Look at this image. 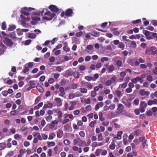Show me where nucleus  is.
<instances>
[{
    "mask_svg": "<svg viewBox=\"0 0 157 157\" xmlns=\"http://www.w3.org/2000/svg\"><path fill=\"white\" fill-rule=\"evenodd\" d=\"M3 42L7 46H12L13 45V42L9 38L5 37Z\"/></svg>",
    "mask_w": 157,
    "mask_h": 157,
    "instance_id": "f257e3e1",
    "label": "nucleus"
},
{
    "mask_svg": "<svg viewBox=\"0 0 157 157\" xmlns=\"http://www.w3.org/2000/svg\"><path fill=\"white\" fill-rule=\"evenodd\" d=\"M143 32L147 40H149L152 39V37L150 35L151 33H152V32L145 30H143Z\"/></svg>",
    "mask_w": 157,
    "mask_h": 157,
    "instance_id": "f03ea898",
    "label": "nucleus"
},
{
    "mask_svg": "<svg viewBox=\"0 0 157 157\" xmlns=\"http://www.w3.org/2000/svg\"><path fill=\"white\" fill-rule=\"evenodd\" d=\"M48 8L50 9L51 11L53 12L58 13L59 11V9L57 7L54 5H50Z\"/></svg>",
    "mask_w": 157,
    "mask_h": 157,
    "instance_id": "7ed1b4c3",
    "label": "nucleus"
},
{
    "mask_svg": "<svg viewBox=\"0 0 157 157\" xmlns=\"http://www.w3.org/2000/svg\"><path fill=\"white\" fill-rule=\"evenodd\" d=\"M140 95L141 96H148L149 95L150 93L148 91H145L144 89H142L140 90L139 92Z\"/></svg>",
    "mask_w": 157,
    "mask_h": 157,
    "instance_id": "20e7f679",
    "label": "nucleus"
},
{
    "mask_svg": "<svg viewBox=\"0 0 157 157\" xmlns=\"http://www.w3.org/2000/svg\"><path fill=\"white\" fill-rule=\"evenodd\" d=\"M32 19L33 20L32 21H31L32 24L35 25L37 23L38 21H39L40 20V18L36 17H32Z\"/></svg>",
    "mask_w": 157,
    "mask_h": 157,
    "instance_id": "39448f33",
    "label": "nucleus"
},
{
    "mask_svg": "<svg viewBox=\"0 0 157 157\" xmlns=\"http://www.w3.org/2000/svg\"><path fill=\"white\" fill-rule=\"evenodd\" d=\"M47 104H44L43 108L44 109H46L47 108H51L53 106V104L52 103L50 102L49 101H48L47 102Z\"/></svg>",
    "mask_w": 157,
    "mask_h": 157,
    "instance_id": "423d86ee",
    "label": "nucleus"
},
{
    "mask_svg": "<svg viewBox=\"0 0 157 157\" xmlns=\"http://www.w3.org/2000/svg\"><path fill=\"white\" fill-rule=\"evenodd\" d=\"M73 12V11L72 9L70 8L68 9L65 12V15L67 17L71 16V14Z\"/></svg>",
    "mask_w": 157,
    "mask_h": 157,
    "instance_id": "0eeeda50",
    "label": "nucleus"
},
{
    "mask_svg": "<svg viewBox=\"0 0 157 157\" xmlns=\"http://www.w3.org/2000/svg\"><path fill=\"white\" fill-rule=\"evenodd\" d=\"M68 43L67 42H65L63 44V50L65 52H67L70 51V48L68 47Z\"/></svg>",
    "mask_w": 157,
    "mask_h": 157,
    "instance_id": "6e6552de",
    "label": "nucleus"
},
{
    "mask_svg": "<svg viewBox=\"0 0 157 157\" xmlns=\"http://www.w3.org/2000/svg\"><path fill=\"white\" fill-rule=\"evenodd\" d=\"M124 109V105L121 104H119L117 109L118 112L120 113L123 112Z\"/></svg>",
    "mask_w": 157,
    "mask_h": 157,
    "instance_id": "1a4fd4ad",
    "label": "nucleus"
},
{
    "mask_svg": "<svg viewBox=\"0 0 157 157\" xmlns=\"http://www.w3.org/2000/svg\"><path fill=\"white\" fill-rule=\"evenodd\" d=\"M44 14L46 15L49 16L50 17L53 18L56 16V14L54 13H52L49 11H48L45 12Z\"/></svg>",
    "mask_w": 157,
    "mask_h": 157,
    "instance_id": "9d476101",
    "label": "nucleus"
},
{
    "mask_svg": "<svg viewBox=\"0 0 157 157\" xmlns=\"http://www.w3.org/2000/svg\"><path fill=\"white\" fill-rule=\"evenodd\" d=\"M59 91L60 92V93L59 94V96L63 97L65 94V92H64V89L63 87H60L59 88Z\"/></svg>",
    "mask_w": 157,
    "mask_h": 157,
    "instance_id": "9b49d317",
    "label": "nucleus"
},
{
    "mask_svg": "<svg viewBox=\"0 0 157 157\" xmlns=\"http://www.w3.org/2000/svg\"><path fill=\"white\" fill-rule=\"evenodd\" d=\"M142 132L140 129L134 131L132 133L133 135L138 136L142 134Z\"/></svg>",
    "mask_w": 157,
    "mask_h": 157,
    "instance_id": "f8f14e48",
    "label": "nucleus"
},
{
    "mask_svg": "<svg viewBox=\"0 0 157 157\" xmlns=\"http://www.w3.org/2000/svg\"><path fill=\"white\" fill-rule=\"evenodd\" d=\"M63 135V132L61 129H59L58 130L57 133V137L58 138H61Z\"/></svg>",
    "mask_w": 157,
    "mask_h": 157,
    "instance_id": "ddd939ff",
    "label": "nucleus"
},
{
    "mask_svg": "<svg viewBox=\"0 0 157 157\" xmlns=\"http://www.w3.org/2000/svg\"><path fill=\"white\" fill-rule=\"evenodd\" d=\"M105 143L103 142L97 143V142H94L92 143V146L94 147H96L103 145Z\"/></svg>",
    "mask_w": 157,
    "mask_h": 157,
    "instance_id": "4468645a",
    "label": "nucleus"
},
{
    "mask_svg": "<svg viewBox=\"0 0 157 157\" xmlns=\"http://www.w3.org/2000/svg\"><path fill=\"white\" fill-rule=\"evenodd\" d=\"M55 100L56 101L58 106H60L62 105V101L60 98H55Z\"/></svg>",
    "mask_w": 157,
    "mask_h": 157,
    "instance_id": "2eb2a0df",
    "label": "nucleus"
},
{
    "mask_svg": "<svg viewBox=\"0 0 157 157\" xmlns=\"http://www.w3.org/2000/svg\"><path fill=\"white\" fill-rule=\"evenodd\" d=\"M123 134V132L121 131H119L117 132V136L114 137V138H116L117 140H120L121 139V135Z\"/></svg>",
    "mask_w": 157,
    "mask_h": 157,
    "instance_id": "dca6fc26",
    "label": "nucleus"
},
{
    "mask_svg": "<svg viewBox=\"0 0 157 157\" xmlns=\"http://www.w3.org/2000/svg\"><path fill=\"white\" fill-rule=\"evenodd\" d=\"M91 34L95 37H98L100 35V33L94 30L92 32Z\"/></svg>",
    "mask_w": 157,
    "mask_h": 157,
    "instance_id": "f3484780",
    "label": "nucleus"
},
{
    "mask_svg": "<svg viewBox=\"0 0 157 157\" xmlns=\"http://www.w3.org/2000/svg\"><path fill=\"white\" fill-rule=\"evenodd\" d=\"M72 149L75 151H78V152L79 153H81L82 151L81 147H79V148L78 147L76 146L73 147Z\"/></svg>",
    "mask_w": 157,
    "mask_h": 157,
    "instance_id": "a211bd4d",
    "label": "nucleus"
},
{
    "mask_svg": "<svg viewBox=\"0 0 157 157\" xmlns=\"http://www.w3.org/2000/svg\"><path fill=\"white\" fill-rule=\"evenodd\" d=\"M115 69V67L113 65H110L107 69L109 73L112 72Z\"/></svg>",
    "mask_w": 157,
    "mask_h": 157,
    "instance_id": "6ab92c4d",
    "label": "nucleus"
},
{
    "mask_svg": "<svg viewBox=\"0 0 157 157\" xmlns=\"http://www.w3.org/2000/svg\"><path fill=\"white\" fill-rule=\"evenodd\" d=\"M43 103L41 102L39 103L37 105L35 106L34 108V110L38 109L43 105Z\"/></svg>",
    "mask_w": 157,
    "mask_h": 157,
    "instance_id": "aec40b11",
    "label": "nucleus"
},
{
    "mask_svg": "<svg viewBox=\"0 0 157 157\" xmlns=\"http://www.w3.org/2000/svg\"><path fill=\"white\" fill-rule=\"evenodd\" d=\"M140 76L134 78H132L131 80V81L132 82H133L134 83L136 84L137 82L140 80Z\"/></svg>",
    "mask_w": 157,
    "mask_h": 157,
    "instance_id": "412c9836",
    "label": "nucleus"
},
{
    "mask_svg": "<svg viewBox=\"0 0 157 157\" xmlns=\"http://www.w3.org/2000/svg\"><path fill=\"white\" fill-rule=\"evenodd\" d=\"M116 144L113 141H112L109 145V148L111 150H114Z\"/></svg>",
    "mask_w": 157,
    "mask_h": 157,
    "instance_id": "4be33fe9",
    "label": "nucleus"
},
{
    "mask_svg": "<svg viewBox=\"0 0 157 157\" xmlns=\"http://www.w3.org/2000/svg\"><path fill=\"white\" fill-rule=\"evenodd\" d=\"M6 147V144L4 143H0V150L3 149Z\"/></svg>",
    "mask_w": 157,
    "mask_h": 157,
    "instance_id": "5701e85b",
    "label": "nucleus"
},
{
    "mask_svg": "<svg viewBox=\"0 0 157 157\" xmlns=\"http://www.w3.org/2000/svg\"><path fill=\"white\" fill-rule=\"evenodd\" d=\"M147 106V104L144 101H141L140 107L145 108Z\"/></svg>",
    "mask_w": 157,
    "mask_h": 157,
    "instance_id": "b1692460",
    "label": "nucleus"
},
{
    "mask_svg": "<svg viewBox=\"0 0 157 157\" xmlns=\"http://www.w3.org/2000/svg\"><path fill=\"white\" fill-rule=\"evenodd\" d=\"M124 44L123 43L120 42L119 44L118 47L121 48L122 50H124Z\"/></svg>",
    "mask_w": 157,
    "mask_h": 157,
    "instance_id": "393cba45",
    "label": "nucleus"
},
{
    "mask_svg": "<svg viewBox=\"0 0 157 157\" xmlns=\"http://www.w3.org/2000/svg\"><path fill=\"white\" fill-rule=\"evenodd\" d=\"M102 151V149H97L96 150L95 154V155L97 156H98L100 155V153Z\"/></svg>",
    "mask_w": 157,
    "mask_h": 157,
    "instance_id": "a878e982",
    "label": "nucleus"
},
{
    "mask_svg": "<svg viewBox=\"0 0 157 157\" xmlns=\"http://www.w3.org/2000/svg\"><path fill=\"white\" fill-rule=\"evenodd\" d=\"M115 92L116 94L117 95L118 97H120L122 95L121 92L120 90H116Z\"/></svg>",
    "mask_w": 157,
    "mask_h": 157,
    "instance_id": "bb28decb",
    "label": "nucleus"
},
{
    "mask_svg": "<svg viewBox=\"0 0 157 157\" xmlns=\"http://www.w3.org/2000/svg\"><path fill=\"white\" fill-rule=\"evenodd\" d=\"M18 113L19 112L17 110L12 111L10 112V114L13 116L17 115Z\"/></svg>",
    "mask_w": 157,
    "mask_h": 157,
    "instance_id": "cd10ccee",
    "label": "nucleus"
},
{
    "mask_svg": "<svg viewBox=\"0 0 157 157\" xmlns=\"http://www.w3.org/2000/svg\"><path fill=\"white\" fill-rule=\"evenodd\" d=\"M16 26L14 25H10L9 27L8 28V30L9 31H12L15 29Z\"/></svg>",
    "mask_w": 157,
    "mask_h": 157,
    "instance_id": "c85d7f7f",
    "label": "nucleus"
},
{
    "mask_svg": "<svg viewBox=\"0 0 157 157\" xmlns=\"http://www.w3.org/2000/svg\"><path fill=\"white\" fill-rule=\"evenodd\" d=\"M55 136L56 134L54 133H52L50 134L48 139L49 140H52L55 137Z\"/></svg>",
    "mask_w": 157,
    "mask_h": 157,
    "instance_id": "c756f323",
    "label": "nucleus"
},
{
    "mask_svg": "<svg viewBox=\"0 0 157 157\" xmlns=\"http://www.w3.org/2000/svg\"><path fill=\"white\" fill-rule=\"evenodd\" d=\"M80 91L81 93L86 94L87 93V90L86 88H80Z\"/></svg>",
    "mask_w": 157,
    "mask_h": 157,
    "instance_id": "7c9ffc66",
    "label": "nucleus"
},
{
    "mask_svg": "<svg viewBox=\"0 0 157 157\" xmlns=\"http://www.w3.org/2000/svg\"><path fill=\"white\" fill-rule=\"evenodd\" d=\"M14 137L15 139L18 140V139H21L22 138V136L18 134H16L14 136Z\"/></svg>",
    "mask_w": 157,
    "mask_h": 157,
    "instance_id": "2f4dec72",
    "label": "nucleus"
},
{
    "mask_svg": "<svg viewBox=\"0 0 157 157\" xmlns=\"http://www.w3.org/2000/svg\"><path fill=\"white\" fill-rule=\"evenodd\" d=\"M14 154V152L13 151H10L6 155V157H10L11 156L13 155Z\"/></svg>",
    "mask_w": 157,
    "mask_h": 157,
    "instance_id": "473e14b6",
    "label": "nucleus"
},
{
    "mask_svg": "<svg viewBox=\"0 0 157 157\" xmlns=\"http://www.w3.org/2000/svg\"><path fill=\"white\" fill-rule=\"evenodd\" d=\"M79 70L80 71H83L86 70V67L83 65H80L78 66Z\"/></svg>",
    "mask_w": 157,
    "mask_h": 157,
    "instance_id": "72a5a7b5",
    "label": "nucleus"
},
{
    "mask_svg": "<svg viewBox=\"0 0 157 157\" xmlns=\"http://www.w3.org/2000/svg\"><path fill=\"white\" fill-rule=\"evenodd\" d=\"M17 33L18 35L21 36L23 34V33L21 29H17Z\"/></svg>",
    "mask_w": 157,
    "mask_h": 157,
    "instance_id": "f704fd0d",
    "label": "nucleus"
},
{
    "mask_svg": "<svg viewBox=\"0 0 157 157\" xmlns=\"http://www.w3.org/2000/svg\"><path fill=\"white\" fill-rule=\"evenodd\" d=\"M55 143L54 142L52 141L48 143V146L49 147L54 146L55 145Z\"/></svg>",
    "mask_w": 157,
    "mask_h": 157,
    "instance_id": "c9c22d12",
    "label": "nucleus"
},
{
    "mask_svg": "<svg viewBox=\"0 0 157 157\" xmlns=\"http://www.w3.org/2000/svg\"><path fill=\"white\" fill-rule=\"evenodd\" d=\"M45 10L47 11L48 10L46 9H44L41 11L38 12L36 13L35 14L39 15H40V14H42L44 13Z\"/></svg>",
    "mask_w": 157,
    "mask_h": 157,
    "instance_id": "e433bc0d",
    "label": "nucleus"
},
{
    "mask_svg": "<svg viewBox=\"0 0 157 157\" xmlns=\"http://www.w3.org/2000/svg\"><path fill=\"white\" fill-rule=\"evenodd\" d=\"M116 64L119 67H121L122 66V63L121 60H118L116 62Z\"/></svg>",
    "mask_w": 157,
    "mask_h": 157,
    "instance_id": "4c0bfd02",
    "label": "nucleus"
},
{
    "mask_svg": "<svg viewBox=\"0 0 157 157\" xmlns=\"http://www.w3.org/2000/svg\"><path fill=\"white\" fill-rule=\"evenodd\" d=\"M36 88L40 92H43L44 91L43 88L40 86H36Z\"/></svg>",
    "mask_w": 157,
    "mask_h": 157,
    "instance_id": "58836bf2",
    "label": "nucleus"
},
{
    "mask_svg": "<svg viewBox=\"0 0 157 157\" xmlns=\"http://www.w3.org/2000/svg\"><path fill=\"white\" fill-rule=\"evenodd\" d=\"M86 86L89 89H92L93 86V85L90 82H89L86 83Z\"/></svg>",
    "mask_w": 157,
    "mask_h": 157,
    "instance_id": "ea45409f",
    "label": "nucleus"
},
{
    "mask_svg": "<svg viewBox=\"0 0 157 157\" xmlns=\"http://www.w3.org/2000/svg\"><path fill=\"white\" fill-rule=\"evenodd\" d=\"M130 46L131 47L135 48L136 47V44L135 41H131Z\"/></svg>",
    "mask_w": 157,
    "mask_h": 157,
    "instance_id": "a19ab883",
    "label": "nucleus"
},
{
    "mask_svg": "<svg viewBox=\"0 0 157 157\" xmlns=\"http://www.w3.org/2000/svg\"><path fill=\"white\" fill-rule=\"evenodd\" d=\"M73 75L75 78H78L79 77V74L78 72H73Z\"/></svg>",
    "mask_w": 157,
    "mask_h": 157,
    "instance_id": "79ce46f5",
    "label": "nucleus"
},
{
    "mask_svg": "<svg viewBox=\"0 0 157 157\" xmlns=\"http://www.w3.org/2000/svg\"><path fill=\"white\" fill-rule=\"evenodd\" d=\"M76 97L82 96L83 94L79 91H77L75 93Z\"/></svg>",
    "mask_w": 157,
    "mask_h": 157,
    "instance_id": "37998d69",
    "label": "nucleus"
},
{
    "mask_svg": "<svg viewBox=\"0 0 157 157\" xmlns=\"http://www.w3.org/2000/svg\"><path fill=\"white\" fill-rule=\"evenodd\" d=\"M146 79L149 81L151 82L153 81V77L152 76L150 75H148L147 76Z\"/></svg>",
    "mask_w": 157,
    "mask_h": 157,
    "instance_id": "c03bdc74",
    "label": "nucleus"
},
{
    "mask_svg": "<svg viewBox=\"0 0 157 157\" xmlns=\"http://www.w3.org/2000/svg\"><path fill=\"white\" fill-rule=\"evenodd\" d=\"M111 123L112 124H113V125L116 128H119L120 127V125H118L117 123H115L114 121H112Z\"/></svg>",
    "mask_w": 157,
    "mask_h": 157,
    "instance_id": "a18cd8bd",
    "label": "nucleus"
},
{
    "mask_svg": "<svg viewBox=\"0 0 157 157\" xmlns=\"http://www.w3.org/2000/svg\"><path fill=\"white\" fill-rule=\"evenodd\" d=\"M41 97L40 96L37 97L35 100V104L38 103L41 100Z\"/></svg>",
    "mask_w": 157,
    "mask_h": 157,
    "instance_id": "49530a36",
    "label": "nucleus"
},
{
    "mask_svg": "<svg viewBox=\"0 0 157 157\" xmlns=\"http://www.w3.org/2000/svg\"><path fill=\"white\" fill-rule=\"evenodd\" d=\"M63 143L65 145H67L70 144L71 142L68 140L65 139L64 140Z\"/></svg>",
    "mask_w": 157,
    "mask_h": 157,
    "instance_id": "de8ad7c7",
    "label": "nucleus"
},
{
    "mask_svg": "<svg viewBox=\"0 0 157 157\" xmlns=\"http://www.w3.org/2000/svg\"><path fill=\"white\" fill-rule=\"evenodd\" d=\"M36 36V34L34 33H30L29 36V37L31 38H35Z\"/></svg>",
    "mask_w": 157,
    "mask_h": 157,
    "instance_id": "09e8293b",
    "label": "nucleus"
},
{
    "mask_svg": "<svg viewBox=\"0 0 157 157\" xmlns=\"http://www.w3.org/2000/svg\"><path fill=\"white\" fill-rule=\"evenodd\" d=\"M6 28V24L5 22L4 21L2 24V29L3 30H5Z\"/></svg>",
    "mask_w": 157,
    "mask_h": 157,
    "instance_id": "8fccbe9b",
    "label": "nucleus"
},
{
    "mask_svg": "<svg viewBox=\"0 0 157 157\" xmlns=\"http://www.w3.org/2000/svg\"><path fill=\"white\" fill-rule=\"evenodd\" d=\"M96 121H92L90 122L89 124V126L90 127H94V125L96 123Z\"/></svg>",
    "mask_w": 157,
    "mask_h": 157,
    "instance_id": "3c124183",
    "label": "nucleus"
},
{
    "mask_svg": "<svg viewBox=\"0 0 157 157\" xmlns=\"http://www.w3.org/2000/svg\"><path fill=\"white\" fill-rule=\"evenodd\" d=\"M85 78L89 81H90L92 80H93V77L90 76H86L85 77Z\"/></svg>",
    "mask_w": 157,
    "mask_h": 157,
    "instance_id": "603ef678",
    "label": "nucleus"
},
{
    "mask_svg": "<svg viewBox=\"0 0 157 157\" xmlns=\"http://www.w3.org/2000/svg\"><path fill=\"white\" fill-rule=\"evenodd\" d=\"M103 139V136L102 133H100L98 135V141H101Z\"/></svg>",
    "mask_w": 157,
    "mask_h": 157,
    "instance_id": "864d4df0",
    "label": "nucleus"
},
{
    "mask_svg": "<svg viewBox=\"0 0 157 157\" xmlns=\"http://www.w3.org/2000/svg\"><path fill=\"white\" fill-rule=\"evenodd\" d=\"M29 71V69L28 67H26L25 66V68L23 70L22 72L24 73H26Z\"/></svg>",
    "mask_w": 157,
    "mask_h": 157,
    "instance_id": "5fc2aeb1",
    "label": "nucleus"
},
{
    "mask_svg": "<svg viewBox=\"0 0 157 157\" xmlns=\"http://www.w3.org/2000/svg\"><path fill=\"white\" fill-rule=\"evenodd\" d=\"M112 83V81L110 80H109L106 81L105 82V85L107 86H110Z\"/></svg>",
    "mask_w": 157,
    "mask_h": 157,
    "instance_id": "6e6d98bb",
    "label": "nucleus"
},
{
    "mask_svg": "<svg viewBox=\"0 0 157 157\" xmlns=\"http://www.w3.org/2000/svg\"><path fill=\"white\" fill-rule=\"evenodd\" d=\"M53 18L52 17H48L47 16H45L43 17V19L44 20H47V21H51L52 19Z\"/></svg>",
    "mask_w": 157,
    "mask_h": 157,
    "instance_id": "4d7b16f0",
    "label": "nucleus"
},
{
    "mask_svg": "<svg viewBox=\"0 0 157 157\" xmlns=\"http://www.w3.org/2000/svg\"><path fill=\"white\" fill-rule=\"evenodd\" d=\"M57 113L58 114V116L59 118H60L62 117L63 113L60 111H58L57 112Z\"/></svg>",
    "mask_w": 157,
    "mask_h": 157,
    "instance_id": "13d9d810",
    "label": "nucleus"
},
{
    "mask_svg": "<svg viewBox=\"0 0 157 157\" xmlns=\"http://www.w3.org/2000/svg\"><path fill=\"white\" fill-rule=\"evenodd\" d=\"M99 77L98 75V74H95L94 75V78H93V81H95Z\"/></svg>",
    "mask_w": 157,
    "mask_h": 157,
    "instance_id": "bf43d9fd",
    "label": "nucleus"
},
{
    "mask_svg": "<svg viewBox=\"0 0 157 157\" xmlns=\"http://www.w3.org/2000/svg\"><path fill=\"white\" fill-rule=\"evenodd\" d=\"M108 60V58L107 57H103L101 59V62L102 63L104 62V61H107Z\"/></svg>",
    "mask_w": 157,
    "mask_h": 157,
    "instance_id": "052dcab7",
    "label": "nucleus"
},
{
    "mask_svg": "<svg viewBox=\"0 0 157 157\" xmlns=\"http://www.w3.org/2000/svg\"><path fill=\"white\" fill-rule=\"evenodd\" d=\"M86 109L87 111H90L91 110V107L90 105H87L86 107Z\"/></svg>",
    "mask_w": 157,
    "mask_h": 157,
    "instance_id": "680f3d73",
    "label": "nucleus"
},
{
    "mask_svg": "<svg viewBox=\"0 0 157 157\" xmlns=\"http://www.w3.org/2000/svg\"><path fill=\"white\" fill-rule=\"evenodd\" d=\"M73 72L71 69H69L67 71V73L69 76H71L73 75Z\"/></svg>",
    "mask_w": 157,
    "mask_h": 157,
    "instance_id": "e2e57ef3",
    "label": "nucleus"
},
{
    "mask_svg": "<svg viewBox=\"0 0 157 157\" xmlns=\"http://www.w3.org/2000/svg\"><path fill=\"white\" fill-rule=\"evenodd\" d=\"M24 9L25 10H27V11H31L32 10H34V8H32V7H25L24 8Z\"/></svg>",
    "mask_w": 157,
    "mask_h": 157,
    "instance_id": "0e129e2a",
    "label": "nucleus"
},
{
    "mask_svg": "<svg viewBox=\"0 0 157 157\" xmlns=\"http://www.w3.org/2000/svg\"><path fill=\"white\" fill-rule=\"evenodd\" d=\"M75 97H76L75 95V94H73V93L70 94L69 95V98L70 99H73Z\"/></svg>",
    "mask_w": 157,
    "mask_h": 157,
    "instance_id": "69168bd1",
    "label": "nucleus"
},
{
    "mask_svg": "<svg viewBox=\"0 0 157 157\" xmlns=\"http://www.w3.org/2000/svg\"><path fill=\"white\" fill-rule=\"evenodd\" d=\"M115 105L114 104H111L109 106V108L111 110L113 109H115Z\"/></svg>",
    "mask_w": 157,
    "mask_h": 157,
    "instance_id": "338daca9",
    "label": "nucleus"
},
{
    "mask_svg": "<svg viewBox=\"0 0 157 157\" xmlns=\"http://www.w3.org/2000/svg\"><path fill=\"white\" fill-rule=\"evenodd\" d=\"M26 152V150L25 149H21L19 151L20 154H23Z\"/></svg>",
    "mask_w": 157,
    "mask_h": 157,
    "instance_id": "774afa93",
    "label": "nucleus"
}]
</instances>
